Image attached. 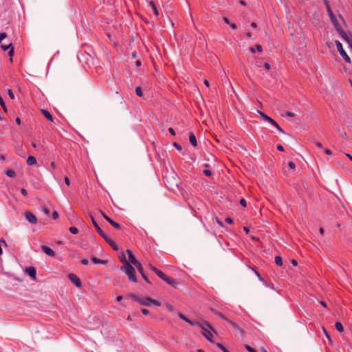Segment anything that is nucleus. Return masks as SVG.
Wrapping results in <instances>:
<instances>
[{
  "mask_svg": "<svg viewBox=\"0 0 352 352\" xmlns=\"http://www.w3.org/2000/svg\"><path fill=\"white\" fill-rule=\"evenodd\" d=\"M120 260L122 263V266L120 267V270L124 272L128 276L129 280L132 283H137V278L135 276V269L134 267L129 263L126 259L122 256L120 257Z\"/></svg>",
  "mask_w": 352,
  "mask_h": 352,
  "instance_id": "1",
  "label": "nucleus"
},
{
  "mask_svg": "<svg viewBox=\"0 0 352 352\" xmlns=\"http://www.w3.org/2000/svg\"><path fill=\"white\" fill-rule=\"evenodd\" d=\"M130 298L133 300H134L135 302L139 303L140 305H142V306L148 307L151 304L155 305L156 306L161 305V303L159 301L152 299L151 298H149V297H140L137 295L131 294H130Z\"/></svg>",
  "mask_w": 352,
  "mask_h": 352,
  "instance_id": "2",
  "label": "nucleus"
},
{
  "mask_svg": "<svg viewBox=\"0 0 352 352\" xmlns=\"http://www.w3.org/2000/svg\"><path fill=\"white\" fill-rule=\"evenodd\" d=\"M91 219L92 224L96 229L98 233L106 241L107 243L116 251L118 250V248L117 245L115 243V242L111 239L109 237L107 236V235L102 230V229L100 228V226L98 225L96 221H95L94 218L91 216Z\"/></svg>",
  "mask_w": 352,
  "mask_h": 352,
  "instance_id": "3",
  "label": "nucleus"
},
{
  "mask_svg": "<svg viewBox=\"0 0 352 352\" xmlns=\"http://www.w3.org/2000/svg\"><path fill=\"white\" fill-rule=\"evenodd\" d=\"M199 327L202 329V334L210 342H212L213 332L212 327L206 322L199 323Z\"/></svg>",
  "mask_w": 352,
  "mask_h": 352,
  "instance_id": "4",
  "label": "nucleus"
},
{
  "mask_svg": "<svg viewBox=\"0 0 352 352\" xmlns=\"http://www.w3.org/2000/svg\"><path fill=\"white\" fill-rule=\"evenodd\" d=\"M323 1H324V4H325V6H326L328 14L329 16V18H330L332 23L333 24L335 28H338L340 24H339L338 21H337V19L336 18V16L334 15L332 10L331 9L328 1L327 0H323Z\"/></svg>",
  "mask_w": 352,
  "mask_h": 352,
  "instance_id": "5",
  "label": "nucleus"
},
{
  "mask_svg": "<svg viewBox=\"0 0 352 352\" xmlns=\"http://www.w3.org/2000/svg\"><path fill=\"white\" fill-rule=\"evenodd\" d=\"M336 46L337 47L338 51L339 52L340 56L343 58V59L347 62L351 63V59L349 56L347 55L346 52L344 50L342 43L339 41H336L335 42Z\"/></svg>",
  "mask_w": 352,
  "mask_h": 352,
  "instance_id": "6",
  "label": "nucleus"
},
{
  "mask_svg": "<svg viewBox=\"0 0 352 352\" xmlns=\"http://www.w3.org/2000/svg\"><path fill=\"white\" fill-rule=\"evenodd\" d=\"M336 30L338 31L341 37L350 45L352 44V38H351L346 33L342 30L340 25L338 28H336Z\"/></svg>",
  "mask_w": 352,
  "mask_h": 352,
  "instance_id": "7",
  "label": "nucleus"
},
{
  "mask_svg": "<svg viewBox=\"0 0 352 352\" xmlns=\"http://www.w3.org/2000/svg\"><path fill=\"white\" fill-rule=\"evenodd\" d=\"M157 276L161 278L163 280H164L166 283H167L168 284H169L170 285H172V286H175V284H176V282L168 277L166 274H164L162 272H157Z\"/></svg>",
  "mask_w": 352,
  "mask_h": 352,
  "instance_id": "8",
  "label": "nucleus"
},
{
  "mask_svg": "<svg viewBox=\"0 0 352 352\" xmlns=\"http://www.w3.org/2000/svg\"><path fill=\"white\" fill-rule=\"evenodd\" d=\"M24 215L26 220L30 223L36 224L37 223V218L33 213L30 212H25Z\"/></svg>",
  "mask_w": 352,
  "mask_h": 352,
  "instance_id": "9",
  "label": "nucleus"
},
{
  "mask_svg": "<svg viewBox=\"0 0 352 352\" xmlns=\"http://www.w3.org/2000/svg\"><path fill=\"white\" fill-rule=\"evenodd\" d=\"M69 280L77 287H80L82 285L80 278L74 274H69L68 276Z\"/></svg>",
  "mask_w": 352,
  "mask_h": 352,
  "instance_id": "10",
  "label": "nucleus"
},
{
  "mask_svg": "<svg viewBox=\"0 0 352 352\" xmlns=\"http://www.w3.org/2000/svg\"><path fill=\"white\" fill-rule=\"evenodd\" d=\"M102 217L115 228L119 229L120 226L119 223L115 222L112 219H111L108 216H107L104 213H102Z\"/></svg>",
  "mask_w": 352,
  "mask_h": 352,
  "instance_id": "11",
  "label": "nucleus"
},
{
  "mask_svg": "<svg viewBox=\"0 0 352 352\" xmlns=\"http://www.w3.org/2000/svg\"><path fill=\"white\" fill-rule=\"evenodd\" d=\"M25 272L32 279L36 278V270L34 267H27L25 269Z\"/></svg>",
  "mask_w": 352,
  "mask_h": 352,
  "instance_id": "12",
  "label": "nucleus"
},
{
  "mask_svg": "<svg viewBox=\"0 0 352 352\" xmlns=\"http://www.w3.org/2000/svg\"><path fill=\"white\" fill-rule=\"evenodd\" d=\"M41 249L48 256H55L54 251L52 249H51L50 248H49L47 246H45V245H43L41 247Z\"/></svg>",
  "mask_w": 352,
  "mask_h": 352,
  "instance_id": "13",
  "label": "nucleus"
},
{
  "mask_svg": "<svg viewBox=\"0 0 352 352\" xmlns=\"http://www.w3.org/2000/svg\"><path fill=\"white\" fill-rule=\"evenodd\" d=\"M228 322L241 335L243 334V330L241 327H239L235 322H232L230 320H228Z\"/></svg>",
  "mask_w": 352,
  "mask_h": 352,
  "instance_id": "14",
  "label": "nucleus"
},
{
  "mask_svg": "<svg viewBox=\"0 0 352 352\" xmlns=\"http://www.w3.org/2000/svg\"><path fill=\"white\" fill-rule=\"evenodd\" d=\"M126 254H128L129 261L131 264H135L137 261H138L133 254L132 252L130 250H126Z\"/></svg>",
  "mask_w": 352,
  "mask_h": 352,
  "instance_id": "15",
  "label": "nucleus"
},
{
  "mask_svg": "<svg viewBox=\"0 0 352 352\" xmlns=\"http://www.w3.org/2000/svg\"><path fill=\"white\" fill-rule=\"evenodd\" d=\"M1 47L4 51H6V50L10 49L8 52V54L10 56H12L13 53H14V48L12 47L11 43L6 45H2Z\"/></svg>",
  "mask_w": 352,
  "mask_h": 352,
  "instance_id": "16",
  "label": "nucleus"
},
{
  "mask_svg": "<svg viewBox=\"0 0 352 352\" xmlns=\"http://www.w3.org/2000/svg\"><path fill=\"white\" fill-rule=\"evenodd\" d=\"M41 113L47 120H50L51 122H54V118L48 111L42 109Z\"/></svg>",
  "mask_w": 352,
  "mask_h": 352,
  "instance_id": "17",
  "label": "nucleus"
},
{
  "mask_svg": "<svg viewBox=\"0 0 352 352\" xmlns=\"http://www.w3.org/2000/svg\"><path fill=\"white\" fill-rule=\"evenodd\" d=\"M27 164L29 166L35 165L36 164V159L34 156H29L27 160Z\"/></svg>",
  "mask_w": 352,
  "mask_h": 352,
  "instance_id": "18",
  "label": "nucleus"
},
{
  "mask_svg": "<svg viewBox=\"0 0 352 352\" xmlns=\"http://www.w3.org/2000/svg\"><path fill=\"white\" fill-rule=\"evenodd\" d=\"M189 141L190 142V144L193 146H196L197 143V140H196V138L195 136V135L193 133H190V135H189Z\"/></svg>",
  "mask_w": 352,
  "mask_h": 352,
  "instance_id": "19",
  "label": "nucleus"
},
{
  "mask_svg": "<svg viewBox=\"0 0 352 352\" xmlns=\"http://www.w3.org/2000/svg\"><path fill=\"white\" fill-rule=\"evenodd\" d=\"M133 265H135V267L138 269L141 275H143L144 270L142 264L139 261H137L135 264H133Z\"/></svg>",
  "mask_w": 352,
  "mask_h": 352,
  "instance_id": "20",
  "label": "nucleus"
},
{
  "mask_svg": "<svg viewBox=\"0 0 352 352\" xmlns=\"http://www.w3.org/2000/svg\"><path fill=\"white\" fill-rule=\"evenodd\" d=\"M91 261L95 263V264H105L107 263L106 261H103V260H100L96 257H91Z\"/></svg>",
  "mask_w": 352,
  "mask_h": 352,
  "instance_id": "21",
  "label": "nucleus"
},
{
  "mask_svg": "<svg viewBox=\"0 0 352 352\" xmlns=\"http://www.w3.org/2000/svg\"><path fill=\"white\" fill-rule=\"evenodd\" d=\"M335 327H336V329L340 332H342L344 330L343 326H342V323L340 322H336Z\"/></svg>",
  "mask_w": 352,
  "mask_h": 352,
  "instance_id": "22",
  "label": "nucleus"
},
{
  "mask_svg": "<svg viewBox=\"0 0 352 352\" xmlns=\"http://www.w3.org/2000/svg\"><path fill=\"white\" fill-rule=\"evenodd\" d=\"M258 113L261 116V117L265 120V121H268L269 118L270 117H269L268 116H267L266 114H265L263 112L258 110L257 111Z\"/></svg>",
  "mask_w": 352,
  "mask_h": 352,
  "instance_id": "23",
  "label": "nucleus"
},
{
  "mask_svg": "<svg viewBox=\"0 0 352 352\" xmlns=\"http://www.w3.org/2000/svg\"><path fill=\"white\" fill-rule=\"evenodd\" d=\"M275 263L278 266H282L283 265V261H282V258L280 256H276L275 257Z\"/></svg>",
  "mask_w": 352,
  "mask_h": 352,
  "instance_id": "24",
  "label": "nucleus"
},
{
  "mask_svg": "<svg viewBox=\"0 0 352 352\" xmlns=\"http://www.w3.org/2000/svg\"><path fill=\"white\" fill-rule=\"evenodd\" d=\"M7 176L10 177H14L15 176V172L13 170L9 169L6 171Z\"/></svg>",
  "mask_w": 352,
  "mask_h": 352,
  "instance_id": "25",
  "label": "nucleus"
},
{
  "mask_svg": "<svg viewBox=\"0 0 352 352\" xmlns=\"http://www.w3.org/2000/svg\"><path fill=\"white\" fill-rule=\"evenodd\" d=\"M135 94L139 97L142 96L143 94L141 87H138L135 89Z\"/></svg>",
  "mask_w": 352,
  "mask_h": 352,
  "instance_id": "26",
  "label": "nucleus"
},
{
  "mask_svg": "<svg viewBox=\"0 0 352 352\" xmlns=\"http://www.w3.org/2000/svg\"><path fill=\"white\" fill-rule=\"evenodd\" d=\"M69 231H70L71 233L74 234H77L78 232V230L76 227H70L69 228Z\"/></svg>",
  "mask_w": 352,
  "mask_h": 352,
  "instance_id": "27",
  "label": "nucleus"
},
{
  "mask_svg": "<svg viewBox=\"0 0 352 352\" xmlns=\"http://www.w3.org/2000/svg\"><path fill=\"white\" fill-rule=\"evenodd\" d=\"M274 126H275L280 132L283 133V130L282 128L277 124L276 121H274V123L272 124Z\"/></svg>",
  "mask_w": 352,
  "mask_h": 352,
  "instance_id": "28",
  "label": "nucleus"
},
{
  "mask_svg": "<svg viewBox=\"0 0 352 352\" xmlns=\"http://www.w3.org/2000/svg\"><path fill=\"white\" fill-rule=\"evenodd\" d=\"M214 314L216 315H217L218 316H219L220 318H221L222 319L226 320L228 322V318L226 317H225L223 314H221L220 312H218L217 311H214Z\"/></svg>",
  "mask_w": 352,
  "mask_h": 352,
  "instance_id": "29",
  "label": "nucleus"
},
{
  "mask_svg": "<svg viewBox=\"0 0 352 352\" xmlns=\"http://www.w3.org/2000/svg\"><path fill=\"white\" fill-rule=\"evenodd\" d=\"M178 316L182 319L183 320L187 322L188 321V318H186L184 314H182V313H178Z\"/></svg>",
  "mask_w": 352,
  "mask_h": 352,
  "instance_id": "30",
  "label": "nucleus"
},
{
  "mask_svg": "<svg viewBox=\"0 0 352 352\" xmlns=\"http://www.w3.org/2000/svg\"><path fill=\"white\" fill-rule=\"evenodd\" d=\"M255 272V274L257 276V277L258 278L259 280H261V282L263 283H265V280L263 279V278L261 276V274L256 272V271H254Z\"/></svg>",
  "mask_w": 352,
  "mask_h": 352,
  "instance_id": "31",
  "label": "nucleus"
},
{
  "mask_svg": "<svg viewBox=\"0 0 352 352\" xmlns=\"http://www.w3.org/2000/svg\"><path fill=\"white\" fill-rule=\"evenodd\" d=\"M166 307L170 311H173L175 310V308L169 303H166Z\"/></svg>",
  "mask_w": 352,
  "mask_h": 352,
  "instance_id": "32",
  "label": "nucleus"
},
{
  "mask_svg": "<svg viewBox=\"0 0 352 352\" xmlns=\"http://www.w3.org/2000/svg\"><path fill=\"white\" fill-rule=\"evenodd\" d=\"M217 346L221 349L223 352H229L221 344L218 343Z\"/></svg>",
  "mask_w": 352,
  "mask_h": 352,
  "instance_id": "33",
  "label": "nucleus"
},
{
  "mask_svg": "<svg viewBox=\"0 0 352 352\" xmlns=\"http://www.w3.org/2000/svg\"><path fill=\"white\" fill-rule=\"evenodd\" d=\"M315 144L318 148H320L322 151H324V148L323 147L322 144L320 142H316Z\"/></svg>",
  "mask_w": 352,
  "mask_h": 352,
  "instance_id": "34",
  "label": "nucleus"
},
{
  "mask_svg": "<svg viewBox=\"0 0 352 352\" xmlns=\"http://www.w3.org/2000/svg\"><path fill=\"white\" fill-rule=\"evenodd\" d=\"M6 38V34L4 32H0V43Z\"/></svg>",
  "mask_w": 352,
  "mask_h": 352,
  "instance_id": "35",
  "label": "nucleus"
},
{
  "mask_svg": "<svg viewBox=\"0 0 352 352\" xmlns=\"http://www.w3.org/2000/svg\"><path fill=\"white\" fill-rule=\"evenodd\" d=\"M245 348L249 352H256V351L248 344L245 345Z\"/></svg>",
  "mask_w": 352,
  "mask_h": 352,
  "instance_id": "36",
  "label": "nucleus"
},
{
  "mask_svg": "<svg viewBox=\"0 0 352 352\" xmlns=\"http://www.w3.org/2000/svg\"><path fill=\"white\" fill-rule=\"evenodd\" d=\"M149 267L151 270H153L157 275V272H161L160 270H157L156 267L152 266V265H149Z\"/></svg>",
  "mask_w": 352,
  "mask_h": 352,
  "instance_id": "37",
  "label": "nucleus"
},
{
  "mask_svg": "<svg viewBox=\"0 0 352 352\" xmlns=\"http://www.w3.org/2000/svg\"><path fill=\"white\" fill-rule=\"evenodd\" d=\"M288 166H289V167L291 169H294V168H295V167H296V165H295V164H294L293 162H289L288 163Z\"/></svg>",
  "mask_w": 352,
  "mask_h": 352,
  "instance_id": "38",
  "label": "nucleus"
},
{
  "mask_svg": "<svg viewBox=\"0 0 352 352\" xmlns=\"http://www.w3.org/2000/svg\"><path fill=\"white\" fill-rule=\"evenodd\" d=\"M204 173L206 176H210L212 175V172L210 170L206 169L204 170Z\"/></svg>",
  "mask_w": 352,
  "mask_h": 352,
  "instance_id": "39",
  "label": "nucleus"
},
{
  "mask_svg": "<svg viewBox=\"0 0 352 352\" xmlns=\"http://www.w3.org/2000/svg\"><path fill=\"white\" fill-rule=\"evenodd\" d=\"M52 217L54 219H57L58 218V213L56 211H54L52 213Z\"/></svg>",
  "mask_w": 352,
  "mask_h": 352,
  "instance_id": "40",
  "label": "nucleus"
},
{
  "mask_svg": "<svg viewBox=\"0 0 352 352\" xmlns=\"http://www.w3.org/2000/svg\"><path fill=\"white\" fill-rule=\"evenodd\" d=\"M8 95L11 99H12V100L14 99V95L13 92L12 91V90H10V89L8 90Z\"/></svg>",
  "mask_w": 352,
  "mask_h": 352,
  "instance_id": "41",
  "label": "nucleus"
},
{
  "mask_svg": "<svg viewBox=\"0 0 352 352\" xmlns=\"http://www.w3.org/2000/svg\"><path fill=\"white\" fill-rule=\"evenodd\" d=\"M323 152H324V153H326L327 155H331L332 154L331 151V150H329V149H328V148H324V151H323Z\"/></svg>",
  "mask_w": 352,
  "mask_h": 352,
  "instance_id": "42",
  "label": "nucleus"
},
{
  "mask_svg": "<svg viewBox=\"0 0 352 352\" xmlns=\"http://www.w3.org/2000/svg\"><path fill=\"white\" fill-rule=\"evenodd\" d=\"M240 204L243 207H245L247 206L246 201L244 199H241L240 200Z\"/></svg>",
  "mask_w": 352,
  "mask_h": 352,
  "instance_id": "43",
  "label": "nucleus"
},
{
  "mask_svg": "<svg viewBox=\"0 0 352 352\" xmlns=\"http://www.w3.org/2000/svg\"><path fill=\"white\" fill-rule=\"evenodd\" d=\"M225 221L226 223L230 224H232L233 223V219L230 217H227Z\"/></svg>",
  "mask_w": 352,
  "mask_h": 352,
  "instance_id": "44",
  "label": "nucleus"
},
{
  "mask_svg": "<svg viewBox=\"0 0 352 352\" xmlns=\"http://www.w3.org/2000/svg\"><path fill=\"white\" fill-rule=\"evenodd\" d=\"M43 212H44V213H45V214H46L47 215H49V214H50V209H48V208H46V207H44V208H43Z\"/></svg>",
  "mask_w": 352,
  "mask_h": 352,
  "instance_id": "45",
  "label": "nucleus"
},
{
  "mask_svg": "<svg viewBox=\"0 0 352 352\" xmlns=\"http://www.w3.org/2000/svg\"><path fill=\"white\" fill-rule=\"evenodd\" d=\"M173 145L175 146V147L177 150H179V151H181V150H182V146H181L179 144H177V143H176V142H175V143L173 144Z\"/></svg>",
  "mask_w": 352,
  "mask_h": 352,
  "instance_id": "46",
  "label": "nucleus"
},
{
  "mask_svg": "<svg viewBox=\"0 0 352 352\" xmlns=\"http://www.w3.org/2000/svg\"><path fill=\"white\" fill-rule=\"evenodd\" d=\"M256 50H257L258 52H262L263 49H262L261 45H256Z\"/></svg>",
  "mask_w": 352,
  "mask_h": 352,
  "instance_id": "47",
  "label": "nucleus"
},
{
  "mask_svg": "<svg viewBox=\"0 0 352 352\" xmlns=\"http://www.w3.org/2000/svg\"><path fill=\"white\" fill-rule=\"evenodd\" d=\"M21 192L24 196H27V195H28V192H27V190L25 188H22L21 190Z\"/></svg>",
  "mask_w": 352,
  "mask_h": 352,
  "instance_id": "48",
  "label": "nucleus"
},
{
  "mask_svg": "<svg viewBox=\"0 0 352 352\" xmlns=\"http://www.w3.org/2000/svg\"><path fill=\"white\" fill-rule=\"evenodd\" d=\"M153 12H154L156 16H158V14H159V13H158V10H157V8H156V6H153Z\"/></svg>",
  "mask_w": 352,
  "mask_h": 352,
  "instance_id": "49",
  "label": "nucleus"
},
{
  "mask_svg": "<svg viewBox=\"0 0 352 352\" xmlns=\"http://www.w3.org/2000/svg\"><path fill=\"white\" fill-rule=\"evenodd\" d=\"M81 263H82V265H88V263H89V261H88L87 259H86V258H84V259H82V260L81 261Z\"/></svg>",
  "mask_w": 352,
  "mask_h": 352,
  "instance_id": "50",
  "label": "nucleus"
},
{
  "mask_svg": "<svg viewBox=\"0 0 352 352\" xmlns=\"http://www.w3.org/2000/svg\"><path fill=\"white\" fill-rule=\"evenodd\" d=\"M142 312L144 315H148L149 314V311L146 309H142Z\"/></svg>",
  "mask_w": 352,
  "mask_h": 352,
  "instance_id": "51",
  "label": "nucleus"
},
{
  "mask_svg": "<svg viewBox=\"0 0 352 352\" xmlns=\"http://www.w3.org/2000/svg\"><path fill=\"white\" fill-rule=\"evenodd\" d=\"M65 183L67 184V186H69L70 185V182H69V179L67 177H65Z\"/></svg>",
  "mask_w": 352,
  "mask_h": 352,
  "instance_id": "52",
  "label": "nucleus"
},
{
  "mask_svg": "<svg viewBox=\"0 0 352 352\" xmlns=\"http://www.w3.org/2000/svg\"><path fill=\"white\" fill-rule=\"evenodd\" d=\"M50 166H51L52 168L54 170L56 168V165L54 162H52L50 164Z\"/></svg>",
  "mask_w": 352,
  "mask_h": 352,
  "instance_id": "53",
  "label": "nucleus"
},
{
  "mask_svg": "<svg viewBox=\"0 0 352 352\" xmlns=\"http://www.w3.org/2000/svg\"><path fill=\"white\" fill-rule=\"evenodd\" d=\"M264 67H265V68L267 70H270V64H269V63H265L264 64Z\"/></svg>",
  "mask_w": 352,
  "mask_h": 352,
  "instance_id": "54",
  "label": "nucleus"
},
{
  "mask_svg": "<svg viewBox=\"0 0 352 352\" xmlns=\"http://www.w3.org/2000/svg\"><path fill=\"white\" fill-rule=\"evenodd\" d=\"M277 149L278 151H284L283 146L282 145H280V144L277 146Z\"/></svg>",
  "mask_w": 352,
  "mask_h": 352,
  "instance_id": "55",
  "label": "nucleus"
},
{
  "mask_svg": "<svg viewBox=\"0 0 352 352\" xmlns=\"http://www.w3.org/2000/svg\"><path fill=\"white\" fill-rule=\"evenodd\" d=\"M168 131L173 135H175V132L174 131V129L173 128H169L168 129Z\"/></svg>",
  "mask_w": 352,
  "mask_h": 352,
  "instance_id": "56",
  "label": "nucleus"
},
{
  "mask_svg": "<svg viewBox=\"0 0 352 352\" xmlns=\"http://www.w3.org/2000/svg\"><path fill=\"white\" fill-rule=\"evenodd\" d=\"M223 20L226 24H230V22L227 17H223Z\"/></svg>",
  "mask_w": 352,
  "mask_h": 352,
  "instance_id": "57",
  "label": "nucleus"
},
{
  "mask_svg": "<svg viewBox=\"0 0 352 352\" xmlns=\"http://www.w3.org/2000/svg\"><path fill=\"white\" fill-rule=\"evenodd\" d=\"M286 115L289 117H294V113H292V112H287L286 113Z\"/></svg>",
  "mask_w": 352,
  "mask_h": 352,
  "instance_id": "58",
  "label": "nucleus"
},
{
  "mask_svg": "<svg viewBox=\"0 0 352 352\" xmlns=\"http://www.w3.org/2000/svg\"><path fill=\"white\" fill-rule=\"evenodd\" d=\"M230 25L233 30H235L237 28L235 23H230Z\"/></svg>",
  "mask_w": 352,
  "mask_h": 352,
  "instance_id": "59",
  "label": "nucleus"
},
{
  "mask_svg": "<svg viewBox=\"0 0 352 352\" xmlns=\"http://www.w3.org/2000/svg\"><path fill=\"white\" fill-rule=\"evenodd\" d=\"M142 276L143 277V278L147 282V283H149V280L148 279V278L145 276L144 273L143 272V275H142Z\"/></svg>",
  "mask_w": 352,
  "mask_h": 352,
  "instance_id": "60",
  "label": "nucleus"
},
{
  "mask_svg": "<svg viewBox=\"0 0 352 352\" xmlns=\"http://www.w3.org/2000/svg\"><path fill=\"white\" fill-rule=\"evenodd\" d=\"M216 220H217V223H218L221 227H223V223H222L221 221H219L218 219H217Z\"/></svg>",
  "mask_w": 352,
  "mask_h": 352,
  "instance_id": "61",
  "label": "nucleus"
},
{
  "mask_svg": "<svg viewBox=\"0 0 352 352\" xmlns=\"http://www.w3.org/2000/svg\"><path fill=\"white\" fill-rule=\"evenodd\" d=\"M123 299L122 296H118L117 297V301L120 302Z\"/></svg>",
  "mask_w": 352,
  "mask_h": 352,
  "instance_id": "62",
  "label": "nucleus"
},
{
  "mask_svg": "<svg viewBox=\"0 0 352 352\" xmlns=\"http://www.w3.org/2000/svg\"><path fill=\"white\" fill-rule=\"evenodd\" d=\"M292 264H293V265H294V266H296V265H298L297 261H296V260H294V259H293V260L292 261Z\"/></svg>",
  "mask_w": 352,
  "mask_h": 352,
  "instance_id": "63",
  "label": "nucleus"
},
{
  "mask_svg": "<svg viewBox=\"0 0 352 352\" xmlns=\"http://www.w3.org/2000/svg\"><path fill=\"white\" fill-rule=\"evenodd\" d=\"M345 155L352 162V155L348 153H346Z\"/></svg>",
  "mask_w": 352,
  "mask_h": 352,
  "instance_id": "64",
  "label": "nucleus"
}]
</instances>
